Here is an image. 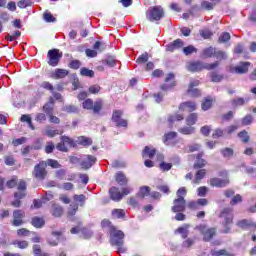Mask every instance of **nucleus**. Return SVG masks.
<instances>
[{
	"instance_id": "f257e3e1",
	"label": "nucleus",
	"mask_w": 256,
	"mask_h": 256,
	"mask_svg": "<svg viewBox=\"0 0 256 256\" xmlns=\"http://www.w3.org/2000/svg\"><path fill=\"white\" fill-rule=\"evenodd\" d=\"M125 234L117 228H111L110 230V244L112 247H117L118 253H127V247H125Z\"/></svg>"
},
{
	"instance_id": "f03ea898",
	"label": "nucleus",
	"mask_w": 256,
	"mask_h": 256,
	"mask_svg": "<svg viewBox=\"0 0 256 256\" xmlns=\"http://www.w3.org/2000/svg\"><path fill=\"white\" fill-rule=\"evenodd\" d=\"M219 67V61H215L214 63H203V62H190L187 64L188 71L197 72L203 71V69H207V71H211L213 69H217Z\"/></svg>"
},
{
	"instance_id": "7ed1b4c3",
	"label": "nucleus",
	"mask_w": 256,
	"mask_h": 256,
	"mask_svg": "<svg viewBox=\"0 0 256 256\" xmlns=\"http://www.w3.org/2000/svg\"><path fill=\"white\" fill-rule=\"evenodd\" d=\"M163 17H165V11L161 6H153L146 11L148 21H161Z\"/></svg>"
},
{
	"instance_id": "20e7f679",
	"label": "nucleus",
	"mask_w": 256,
	"mask_h": 256,
	"mask_svg": "<svg viewBox=\"0 0 256 256\" xmlns=\"http://www.w3.org/2000/svg\"><path fill=\"white\" fill-rule=\"evenodd\" d=\"M27 196V184L25 181L20 180L18 182V191L14 194L15 201L12 202L13 207H21V200L19 199H25Z\"/></svg>"
},
{
	"instance_id": "39448f33",
	"label": "nucleus",
	"mask_w": 256,
	"mask_h": 256,
	"mask_svg": "<svg viewBox=\"0 0 256 256\" xmlns=\"http://www.w3.org/2000/svg\"><path fill=\"white\" fill-rule=\"evenodd\" d=\"M220 217H222V219H224L223 222V227L224 229L222 230V233H231V223H233V214L231 212V209L229 208H225Z\"/></svg>"
},
{
	"instance_id": "423d86ee",
	"label": "nucleus",
	"mask_w": 256,
	"mask_h": 256,
	"mask_svg": "<svg viewBox=\"0 0 256 256\" xmlns=\"http://www.w3.org/2000/svg\"><path fill=\"white\" fill-rule=\"evenodd\" d=\"M47 164L45 162H40L34 167V171L32 173L33 177L35 179H38V181H43L47 177Z\"/></svg>"
},
{
	"instance_id": "0eeeda50",
	"label": "nucleus",
	"mask_w": 256,
	"mask_h": 256,
	"mask_svg": "<svg viewBox=\"0 0 256 256\" xmlns=\"http://www.w3.org/2000/svg\"><path fill=\"white\" fill-rule=\"evenodd\" d=\"M48 64L51 67H57L59 65V61L63 57V53L59 51V49H52L48 51Z\"/></svg>"
},
{
	"instance_id": "6e6552de",
	"label": "nucleus",
	"mask_w": 256,
	"mask_h": 256,
	"mask_svg": "<svg viewBox=\"0 0 256 256\" xmlns=\"http://www.w3.org/2000/svg\"><path fill=\"white\" fill-rule=\"evenodd\" d=\"M195 229L203 235L204 241H211L216 233V230L214 228H207V226L203 224L196 226Z\"/></svg>"
},
{
	"instance_id": "1a4fd4ad",
	"label": "nucleus",
	"mask_w": 256,
	"mask_h": 256,
	"mask_svg": "<svg viewBox=\"0 0 256 256\" xmlns=\"http://www.w3.org/2000/svg\"><path fill=\"white\" fill-rule=\"evenodd\" d=\"M249 67H251V63L249 62H241L238 66H230V73H237L238 75H243V73H247L249 71Z\"/></svg>"
},
{
	"instance_id": "9d476101",
	"label": "nucleus",
	"mask_w": 256,
	"mask_h": 256,
	"mask_svg": "<svg viewBox=\"0 0 256 256\" xmlns=\"http://www.w3.org/2000/svg\"><path fill=\"white\" fill-rule=\"evenodd\" d=\"M94 163H97V158L93 155H84L81 158L80 165L82 169H91Z\"/></svg>"
},
{
	"instance_id": "9b49d317",
	"label": "nucleus",
	"mask_w": 256,
	"mask_h": 256,
	"mask_svg": "<svg viewBox=\"0 0 256 256\" xmlns=\"http://www.w3.org/2000/svg\"><path fill=\"white\" fill-rule=\"evenodd\" d=\"M123 112L121 110H116L113 112L112 121L116 123L117 127H127V120L121 119Z\"/></svg>"
},
{
	"instance_id": "f8f14e48",
	"label": "nucleus",
	"mask_w": 256,
	"mask_h": 256,
	"mask_svg": "<svg viewBox=\"0 0 256 256\" xmlns=\"http://www.w3.org/2000/svg\"><path fill=\"white\" fill-rule=\"evenodd\" d=\"M173 87H175V75L170 73L165 78V84H163L160 89L162 91H169V89H173Z\"/></svg>"
},
{
	"instance_id": "ddd939ff",
	"label": "nucleus",
	"mask_w": 256,
	"mask_h": 256,
	"mask_svg": "<svg viewBox=\"0 0 256 256\" xmlns=\"http://www.w3.org/2000/svg\"><path fill=\"white\" fill-rule=\"evenodd\" d=\"M23 217H25V212L23 210H15L13 212V221L12 224L14 227H19L20 225H23Z\"/></svg>"
},
{
	"instance_id": "4468645a",
	"label": "nucleus",
	"mask_w": 256,
	"mask_h": 256,
	"mask_svg": "<svg viewBox=\"0 0 256 256\" xmlns=\"http://www.w3.org/2000/svg\"><path fill=\"white\" fill-rule=\"evenodd\" d=\"M199 85V80H193L190 82L189 87H188V95L190 97H199L201 95V91H199L197 88Z\"/></svg>"
},
{
	"instance_id": "2eb2a0df",
	"label": "nucleus",
	"mask_w": 256,
	"mask_h": 256,
	"mask_svg": "<svg viewBox=\"0 0 256 256\" xmlns=\"http://www.w3.org/2000/svg\"><path fill=\"white\" fill-rule=\"evenodd\" d=\"M172 211L173 213H182V211H185V198L175 199Z\"/></svg>"
},
{
	"instance_id": "dca6fc26",
	"label": "nucleus",
	"mask_w": 256,
	"mask_h": 256,
	"mask_svg": "<svg viewBox=\"0 0 256 256\" xmlns=\"http://www.w3.org/2000/svg\"><path fill=\"white\" fill-rule=\"evenodd\" d=\"M211 187H227L229 185V178L220 179V178H212L210 180Z\"/></svg>"
},
{
	"instance_id": "f3484780",
	"label": "nucleus",
	"mask_w": 256,
	"mask_h": 256,
	"mask_svg": "<svg viewBox=\"0 0 256 256\" xmlns=\"http://www.w3.org/2000/svg\"><path fill=\"white\" fill-rule=\"evenodd\" d=\"M197 109V104L195 102H183L179 106V111H187L191 113Z\"/></svg>"
},
{
	"instance_id": "a211bd4d",
	"label": "nucleus",
	"mask_w": 256,
	"mask_h": 256,
	"mask_svg": "<svg viewBox=\"0 0 256 256\" xmlns=\"http://www.w3.org/2000/svg\"><path fill=\"white\" fill-rule=\"evenodd\" d=\"M175 139H177V132H169L164 135L163 143L172 146L175 145Z\"/></svg>"
},
{
	"instance_id": "6ab92c4d",
	"label": "nucleus",
	"mask_w": 256,
	"mask_h": 256,
	"mask_svg": "<svg viewBox=\"0 0 256 256\" xmlns=\"http://www.w3.org/2000/svg\"><path fill=\"white\" fill-rule=\"evenodd\" d=\"M109 194L112 201H121V199H123V194H121V191H119L117 187H111Z\"/></svg>"
},
{
	"instance_id": "aec40b11",
	"label": "nucleus",
	"mask_w": 256,
	"mask_h": 256,
	"mask_svg": "<svg viewBox=\"0 0 256 256\" xmlns=\"http://www.w3.org/2000/svg\"><path fill=\"white\" fill-rule=\"evenodd\" d=\"M183 45H185L183 40L176 39L173 43L168 44L166 46V51H170L171 53H173V51H175L176 49H181V47H183Z\"/></svg>"
},
{
	"instance_id": "412c9836",
	"label": "nucleus",
	"mask_w": 256,
	"mask_h": 256,
	"mask_svg": "<svg viewBox=\"0 0 256 256\" xmlns=\"http://www.w3.org/2000/svg\"><path fill=\"white\" fill-rule=\"evenodd\" d=\"M207 165V160L203 159V152L196 155V162L194 163V169H203Z\"/></svg>"
},
{
	"instance_id": "4be33fe9",
	"label": "nucleus",
	"mask_w": 256,
	"mask_h": 256,
	"mask_svg": "<svg viewBox=\"0 0 256 256\" xmlns=\"http://www.w3.org/2000/svg\"><path fill=\"white\" fill-rule=\"evenodd\" d=\"M205 175H207V170H205V169L198 170L195 174V177H194L192 183L194 185H199V183H201V181H203V179L205 178Z\"/></svg>"
},
{
	"instance_id": "5701e85b",
	"label": "nucleus",
	"mask_w": 256,
	"mask_h": 256,
	"mask_svg": "<svg viewBox=\"0 0 256 256\" xmlns=\"http://www.w3.org/2000/svg\"><path fill=\"white\" fill-rule=\"evenodd\" d=\"M237 227L240 229H249V227H254L256 229V224L252 220L243 219L236 223Z\"/></svg>"
},
{
	"instance_id": "b1692460",
	"label": "nucleus",
	"mask_w": 256,
	"mask_h": 256,
	"mask_svg": "<svg viewBox=\"0 0 256 256\" xmlns=\"http://www.w3.org/2000/svg\"><path fill=\"white\" fill-rule=\"evenodd\" d=\"M69 75V70L58 68L52 73L53 79H65Z\"/></svg>"
},
{
	"instance_id": "393cba45",
	"label": "nucleus",
	"mask_w": 256,
	"mask_h": 256,
	"mask_svg": "<svg viewBox=\"0 0 256 256\" xmlns=\"http://www.w3.org/2000/svg\"><path fill=\"white\" fill-rule=\"evenodd\" d=\"M155 153V148L146 146L143 150L142 155L144 159H153V157H155Z\"/></svg>"
},
{
	"instance_id": "a878e982",
	"label": "nucleus",
	"mask_w": 256,
	"mask_h": 256,
	"mask_svg": "<svg viewBox=\"0 0 256 256\" xmlns=\"http://www.w3.org/2000/svg\"><path fill=\"white\" fill-rule=\"evenodd\" d=\"M215 48L213 47H208V48H205L202 53H201V57L203 59H211V57H215Z\"/></svg>"
},
{
	"instance_id": "bb28decb",
	"label": "nucleus",
	"mask_w": 256,
	"mask_h": 256,
	"mask_svg": "<svg viewBox=\"0 0 256 256\" xmlns=\"http://www.w3.org/2000/svg\"><path fill=\"white\" fill-rule=\"evenodd\" d=\"M189 227V224H184L176 229L175 233H179L180 235H182V239H187V237L189 236Z\"/></svg>"
},
{
	"instance_id": "cd10ccee",
	"label": "nucleus",
	"mask_w": 256,
	"mask_h": 256,
	"mask_svg": "<svg viewBox=\"0 0 256 256\" xmlns=\"http://www.w3.org/2000/svg\"><path fill=\"white\" fill-rule=\"evenodd\" d=\"M32 225L33 227H36V229H41V227L45 226V219L34 217L32 218Z\"/></svg>"
},
{
	"instance_id": "c85d7f7f",
	"label": "nucleus",
	"mask_w": 256,
	"mask_h": 256,
	"mask_svg": "<svg viewBox=\"0 0 256 256\" xmlns=\"http://www.w3.org/2000/svg\"><path fill=\"white\" fill-rule=\"evenodd\" d=\"M51 213H52L53 217H61V215H63V207H61L57 204H54L52 206Z\"/></svg>"
},
{
	"instance_id": "c756f323",
	"label": "nucleus",
	"mask_w": 256,
	"mask_h": 256,
	"mask_svg": "<svg viewBox=\"0 0 256 256\" xmlns=\"http://www.w3.org/2000/svg\"><path fill=\"white\" fill-rule=\"evenodd\" d=\"M179 133H182V135H193L195 133V127L193 126H185L180 128Z\"/></svg>"
},
{
	"instance_id": "7c9ffc66",
	"label": "nucleus",
	"mask_w": 256,
	"mask_h": 256,
	"mask_svg": "<svg viewBox=\"0 0 256 256\" xmlns=\"http://www.w3.org/2000/svg\"><path fill=\"white\" fill-rule=\"evenodd\" d=\"M116 181L119 185H127V176L123 172L116 173Z\"/></svg>"
},
{
	"instance_id": "2f4dec72",
	"label": "nucleus",
	"mask_w": 256,
	"mask_h": 256,
	"mask_svg": "<svg viewBox=\"0 0 256 256\" xmlns=\"http://www.w3.org/2000/svg\"><path fill=\"white\" fill-rule=\"evenodd\" d=\"M112 217L114 219H123L125 217V210L123 209L112 210Z\"/></svg>"
},
{
	"instance_id": "473e14b6",
	"label": "nucleus",
	"mask_w": 256,
	"mask_h": 256,
	"mask_svg": "<svg viewBox=\"0 0 256 256\" xmlns=\"http://www.w3.org/2000/svg\"><path fill=\"white\" fill-rule=\"evenodd\" d=\"M245 103H247V100H245L244 98H236L231 101V105L234 108L243 107Z\"/></svg>"
},
{
	"instance_id": "72a5a7b5",
	"label": "nucleus",
	"mask_w": 256,
	"mask_h": 256,
	"mask_svg": "<svg viewBox=\"0 0 256 256\" xmlns=\"http://www.w3.org/2000/svg\"><path fill=\"white\" fill-rule=\"evenodd\" d=\"M60 140L62 143L65 144L66 147H75V142L73 141V138H70L68 136H61Z\"/></svg>"
},
{
	"instance_id": "f704fd0d",
	"label": "nucleus",
	"mask_w": 256,
	"mask_h": 256,
	"mask_svg": "<svg viewBox=\"0 0 256 256\" xmlns=\"http://www.w3.org/2000/svg\"><path fill=\"white\" fill-rule=\"evenodd\" d=\"M213 105V98L208 97L202 102V110L209 111V108Z\"/></svg>"
},
{
	"instance_id": "c9c22d12",
	"label": "nucleus",
	"mask_w": 256,
	"mask_h": 256,
	"mask_svg": "<svg viewBox=\"0 0 256 256\" xmlns=\"http://www.w3.org/2000/svg\"><path fill=\"white\" fill-rule=\"evenodd\" d=\"M78 143L79 145H84L85 147L92 145L93 141L90 138H87L85 136L78 137Z\"/></svg>"
},
{
	"instance_id": "e433bc0d",
	"label": "nucleus",
	"mask_w": 256,
	"mask_h": 256,
	"mask_svg": "<svg viewBox=\"0 0 256 256\" xmlns=\"http://www.w3.org/2000/svg\"><path fill=\"white\" fill-rule=\"evenodd\" d=\"M12 245H15L16 247H18V249H27V247H29V242L22 240H16L14 242H12Z\"/></svg>"
},
{
	"instance_id": "4c0bfd02",
	"label": "nucleus",
	"mask_w": 256,
	"mask_h": 256,
	"mask_svg": "<svg viewBox=\"0 0 256 256\" xmlns=\"http://www.w3.org/2000/svg\"><path fill=\"white\" fill-rule=\"evenodd\" d=\"M52 235H53V237H55V239L54 240L49 239L48 243L52 247H56V245H59V236L61 235V233L60 232H53Z\"/></svg>"
},
{
	"instance_id": "58836bf2",
	"label": "nucleus",
	"mask_w": 256,
	"mask_h": 256,
	"mask_svg": "<svg viewBox=\"0 0 256 256\" xmlns=\"http://www.w3.org/2000/svg\"><path fill=\"white\" fill-rule=\"evenodd\" d=\"M183 53L186 56L193 55V53H197V48L193 45H189L183 48Z\"/></svg>"
},
{
	"instance_id": "ea45409f",
	"label": "nucleus",
	"mask_w": 256,
	"mask_h": 256,
	"mask_svg": "<svg viewBox=\"0 0 256 256\" xmlns=\"http://www.w3.org/2000/svg\"><path fill=\"white\" fill-rule=\"evenodd\" d=\"M214 57L218 61H225V59H227V53H225L224 51H221V50H218V51L215 50Z\"/></svg>"
},
{
	"instance_id": "a19ab883",
	"label": "nucleus",
	"mask_w": 256,
	"mask_h": 256,
	"mask_svg": "<svg viewBox=\"0 0 256 256\" xmlns=\"http://www.w3.org/2000/svg\"><path fill=\"white\" fill-rule=\"evenodd\" d=\"M44 163H45V165L52 167V169H59L61 167V164H59V162L57 160H53V159H48Z\"/></svg>"
},
{
	"instance_id": "79ce46f5",
	"label": "nucleus",
	"mask_w": 256,
	"mask_h": 256,
	"mask_svg": "<svg viewBox=\"0 0 256 256\" xmlns=\"http://www.w3.org/2000/svg\"><path fill=\"white\" fill-rule=\"evenodd\" d=\"M16 186L19 187V183H17V176L12 177V179L6 182V187H8V189H13V187Z\"/></svg>"
},
{
	"instance_id": "37998d69",
	"label": "nucleus",
	"mask_w": 256,
	"mask_h": 256,
	"mask_svg": "<svg viewBox=\"0 0 256 256\" xmlns=\"http://www.w3.org/2000/svg\"><path fill=\"white\" fill-rule=\"evenodd\" d=\"M186 123H187V125H189V126L195 125V123H197V114H195V113L190 114V115L186 118Z\"/></svg>"
},
{
	"instance_id": "c03bdc74",
	"label": "nucleus",
	"mask_w": 256,
	"mask_h": 256,
	"mask_svg": "<svg viewBox=\"0 0 256 256\" xmlns=\"http://www.w3.org/2000/svg\"><path fill=\"white\" fill-rule=\"evenodd\" d=\"M147 61H149V54L145 52L137 58L136 63L142 65L143 63H147Z\"/></svg>"
},
{
	"instance_id": "a18cd8bd",
	"label": "nucleus",
	"mask_w": 256,
	"mask_h": 256,
	"mask_svg": "<svg viewBox=\"0 0 256 256\" xmlns=\"http://www.w3.org/2000/svg\"><path fill=\"white\" fill-rule=\"evenodd\" d=\"M93 112L94 113H99V111H101V109H103V101L101 100H97L93 106H92Z\"/></svg>"
},
{
	"instance_id": "49530a36",
	"label": "nucleus",
	"mask_w": 256,
	"mask_h": 256,
	"mask_svg": "<svg viewBox=\"0 0 256 256\" xmlns=\"http://www.w3.org/2000/svg\"><path fill=\"white\" fill-rule=\"evenodd\" d=\"M33 253H34V256H49V254L43 253L41 251V246H39V245L33 246Z\"/></svg>"
},
{
	"instance_id": "de8ad7c7",
	"label": "nucleus",
	"mask_w": 256,
	"mask_h": 256,
	"mask_svg": "<svg viewBox=\"0 0 256 256\" xmlns=\"http://www.w3.org/2000/svg\"><path fill=\"white\" fill-rule=\"evenodd\" d=\"M151 191V189L149 188V186H144L140 188V191L138 193L139 197H147V195H149V192Z\"/></svg>"
},
{
	"instance_id": "09e8293b",
	"label": "nucleus",
	"mask_w": 256,
	"mask_h": 256,
	"mask_svg": "<svg viewBox=\"0 0 256 256\" xmlns=\"http://www.w3.org/2000/svg\"><path fill=\"white\" fill-rule=\"evenodd\" d=\"M80 74L83 77H93V75H95V72H93V70L87 69V68H82L80 70Z\"/></svg>"
},
{
	"instance_id": "8fccbe9b",
	"label": "nucleus",
	"mask_w": 256,
	"mask_h": 256,
	"mask_svg": "<svg viewBox=\"0 0 256 256\" xmlns=\"http://www.w3.org/2000/svg\"><path fill=\"white\" fill-rule=\"evenodd\" d=\"M201 7L203 9H205L206 11H211V10H213V7H215V4H213L212 2H209V1H203L201 3Z\"/></svg>"
},
{
	"instance_id": "3c124183",
	"label": "nucleus",
	"mask_w": 256,
	"mask_h": 256,
	"mask_svg": "<svg viewBox=\"0 0 256 256\" xmlns=\"http://www.w3.org/2000/svg\"><path fill=\"white\" fill-rule=\"evenodd\" d=\"M29 235H31V231H29L25 228H21V229L17 230L18 237H29Z\"/></svg>"
},
{
	"instance_id": "603ef678",
	"label": "nucleus",
	"mask_w": 256,
	"mask_h": 256,
	"mask_svg": "<svg viewBox=\"0 0 256 256\" xmlns=\"http://www.w3.org/2000/svg\"><path fill=\"white\" fill-rule=\"evenodd\" d=\"M184 117L182 114H175L168 118L169 123H175V121H183Z\"/></svg>"
},
{
	"instance_id": "864d4df0",
	"label": "nucleus",
	"mask_w": 256,
	"mask_h": 256,
	"mask_svg": "<svg viewBox=\"0 0 256 256\" xmlns=\"http://www.w3.org/2000/svg\"><path fill=\"white\" fill-rule=\"evenodd\" d=\"M82 107L83 109H87L88 111H91V109H93V101L91 99H86L82 103Z\"/></svg>"
},
{
	"instance_id": "5fc2aeb1",
	"label": "nucleus",
	"mask_w": 256,
	"mask_h": 256,
	"mask_svg": "<svg viewBox=\"0 0 256 256\" xmlns=\"http://www.w3.org/2000/svg\"><path fill=\"white\" fill-rule=\"evenodd\" d=\"M229 39H231V34H229L228 32H224L220 35L219 42L227 43V41H229Z\"/></svg>"
},
{
	"instance_id": "6e6d98bb",
	"label": "nucleus",
	"mask_w": 256,
	"mask_h": 256,
	"mask_svg": "<svg viewBox=\"0 0 256 256\" xmlns=\"http://www.w3.org/2000/svg\"><path fill=\"white\" fill-rule=\"evenodd\" d=\"M21 121L23 123H28L29 127L34 130L35 126H33V124L31 123V117H29V115H22L21 116Z\"/></svg>"
},
{
	"instance_id": "4d7b16f0",
	"label": "nucleus",
	"mask_w": 256,
	"mask_h": 256,
	"mask_svg": "<svg viewBox=\"0 0 256 256\" xmlns=\"http://www.w3.org/2000/svg\"><path fill=\"white\" fill-rule=\"evenodd\" d=\"M221 153L223 157H226L227 159H229L230 157H233V149L231 148H225L221 150Z\"/></svg>"
},
{
	"instance_id": "13d9d810",
	"label": "nucleus",
	"mask_w": 256,
	"mask_h": 256,
	"mask_svg": "<svg viewBox=\"0 0 256 256\" xmlns=\"http://www.w3.org/2000/svg\"><path fill=\"white\" fill-rule=\"evenodd\" d=\"M56 149L58 151H62L63 153H67V151H69V149L67 148V146L65 145V142L60 140V143H58L56 145Z\"/></svg>"
},
{
	"instance_id": "bf43d9fd",
	"label": "nucleus",
	"mask_w": 256,
	"mask_h": 256,
	"mask_svg": "<svg viewBox=\"0 0 256 256\" xmlns=\"http://www.w3.org/2000/svg\"><path fill=\"white\" fill-rule=\"evenodd\" d=\"M43 17L46 23H54L55 21V17H53V15L47 11L44 13Z\"/></svg>"
},
{
	"instance_id": "052dcab7",
	"label": "nucleus",
	"mask_w": 256,
	"mask_h": 256,
	"mask_svg": "<svg viewBox=\"0 0 256 256\" xmlns=\"http://www.w3.org/2000/svg\"><path fill=\"white\" fill-rule=\"evenodd\" d=\"M207 191H209V188L205 186H201L197 189L198 197H205L207 195Z\"/></svg>"
},
{
	"instance_id": "680f3d73",
	"label": "nucleus",
	"mask_w": 256,
	"mask_h": 256,
	"mask_svg": "<svg viewBox=\"0 0 256 256\" xmlns=\"http://www.w3.org/2000/svg\"><path fill=\"white\" fill-rule=\"evenodd\" d=\"M253 123V116L247 115L242 119V125L247 126Z\"/></svg>"
},
{
	"instance_id": "e2e57ef3",
	"label": "nucleus",
	"mask_w": 256,
	"mask_h": 256,
	"mask_svg": "<svg viewBox=\"0 0 256 256\" xmlns=\"http://www.w3.org/2000/svg\"><path fill=\"white\" fill-rule=\"evenodd\" d=\"M45 135H47V137H55V135H59V130H53L48 128L45 131Z\"/></svg>"
},
{
	"instance_id": "0e129e2a",
	"label": "nucleus",
	"mask_w": 256,
	"mask_h": 256,
	"mask_svg": "<svg viewBox=\"0 0 256 256\" xmlns=\"http://www.w3.org/2000/svg\"><path fill=\"white\" fill-rule=\"evenodd\" d=\"M202 135H205V137L209 136V134L211 133V126H203L200 129Z\"/></svg>"
},
{
	"instance_id": "69168bd1",
	"label": "nucleus",
	"mask_w": 256,
	"mask_h": 256,
	"mask_svg": "<svg viewBox=\"0 0 256 256\" xmlns=\"http://www.w3.org/2000/svg\"><path fill=\"white\" fill-rule=\"evenodd\" d=\"M238 137H240V139H242L243 143H247L249 141V134H247V132L242 131L238 134Z\"/></svg>"
},
{
	"instance_id": "338daca9",
	"label": "nucleus",
	"mask_w": 256,
	"mask_h": 256,
	"mask_svg": "<svg viewBox=\"0 0 256 256\" xmlns=\"http://www.w3.org/2000/svg\"><path fill=\"white\" fill-rule=\"evenodd\" d=\"M212 255H214V256H221V255L233 256V255H231V253H228L227 250L214 251V252H212Z\"/></svg>"
},
{
	"instance_id": "774afa93",
	"label": "nucleus",
	"mask_w": 256,
	"mask_h": 256,
	"mask_svg": "<svg viewBox=\"0 0 256 256\" xmlns=\"http://www.w3.org/2000/svg\"><path fill=\"white\" fill-rule=\"evenodd\" d=\"M70 69H79L81 62L79 60H72L69 65Z\"/></svg>"
}]
</instances>
